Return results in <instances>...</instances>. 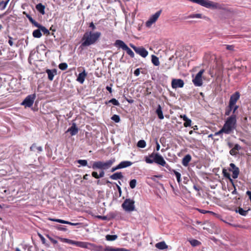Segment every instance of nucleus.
I'll return each mask as SVG.
<instances>
[{"label": "nucleus", "instance_id": "54", "mask_svg": "<svg viewBox=\"0 0 251 251\" xmlns=\"http://www.w3.org/2000/svg\"><path fill=\"white\" fill-rule=\"evenodd\" d=\"M226 49L227 50L232 51L234 50V46L233 45H226Z\"/></svg>", "mask_w": 251, "mask_h": 251}, {"label": "nucleus", "instance_id": "45", "mask_svg": "<svg viewBox=\"0 0 251 251\" xmlns=\"http://www.w3.org/2000/svg\"><path fill=\"white\" fill-rule=\"evenodd\" d=\"M183 124L184 127H187L191 126L192 121L190 119L188 118L187 120H185Z\"/></svg>", "mask_w": 251, "mask_h": 251}, {"label": "nucleus", "instance_id": "61", "mask_svg": "<svg viewBox=\"0 0 251 251\" xmlns=\"http://www.w3.org/2000/svg\"><path fill=\"white\" fill-rule=\"evenodd\" d=\"M119 167V165H118L117 166L114 167H113L111 170V172H115V171L118 170V169H120V168L118 167Z\"/></svg>", "mask_w": 251, "mask_h": 251}, {"label": "nucleus", "instance_id": "13", "mask_svg": "<svg viewBox=\"0 0 251 251\" xmlns=\"http://www.w3.org/2000/svg\"><path fill=\"white\" fill-rule=\"evenodd\" d=\"M203 69L201 70L196 75L195 77L193 79V82L195 86H200L202 84V75L204 73Z\"/></svg>", "mask_w": 251, "mask_h": 251}, {"label": "nucleus", "instance_id": "3", "mask_svg": "<svg viewBox=\"0 0 251 251\" xmlns=\"http://www.w3.org/2000/svg\"><path fill=\"white\" fill-rule=\"evenodd\" d=\"M192 2L211 9H225L224 5L209 0H192Z\"/></svg>", "mask_w": 251, "mask_h": 251}, {"label": "nucleus", "instance_id": "34", "mask_svg": "<svg viewBox=\"0 0 251 251\" xmlns=\"http://www.w3.org/2000/svg\"><path fill=\"white\" fill-rule=\"evenodd\" d=\"M151 62L156 66H159L160 64L158 58L154 55H151Z\"/></svg>", "mask_w": 251, "mask_h": 251}, {"label": "nucleus", "instance_id": "63", "mask_svg": "<svg viewBox=\"0 0 251 251\" xmlns=\"http://www.w3.org/2000/svg\"><path fill=\"white\" fill-rule=\"evenodd\" d=\"M106 89L109 91V92L110 93H111L112 92V88L110 87V86H107L106 87Z\"/></svg>", "mask_w": 251, "mask_h": 251}, {"label": "nucleus", "instance_id": "19", "mask_svg": "<svg viewBox=\"0 0 251 251\" xmlns=\"http://www.w3.org/2000/svg\"><path fill=\"white\" fill-rule=\"evenodd\" d=\"M192 159L191 156L188 154L184 156V157L183 158L182 160V165L185 166L187 167L188 166L189 163L190 162V161Z\"/></svg>", "mask_w": 251, "mask_h": 251}, {"label": "nucleus", "instance_id": "31", "mask_svg": "<svg viewBox=\"0 0 251 251\" xmlns=\"http://www.w3.org/2000/svg\"><path fill=\"white\" fill-rule=\"evenodd\" d=\"M235 170H232V169H229V171L232 173V177L233 178H237L239 174V169L238 168H235Z\"/></svg>", "mask_w": 251, "mask_h": 251}, {"label": "nucleus", "instance_id": "37", "mask_svg": "<svg viewBox=\"0 0 251 251\" xmlns=\"http://www.w3.org/2000/svg\"><path fill=\"white\" fill-rule=\"evenodd\" d=\"M172 171L176 175L178 183H180V182H181V174L179 172L176 171L175 170H172Z\"/></svg>", "mask_w": 251, "mask_h": 251}, {"label": "nucleus", "instance_id": "23", "mask_svg": "<svg viewBox=\"0 0 251 251\" xmlns=\"http://www.w3.org/2000/svg\"><path fill=\"white\" fill-rule=\"evenodd\" d=\"M240 146L238 144H235L234 147L230 150L229 153L231 155H235L237 154V151L240 149Z\"/></svg>", "mask_w": 251, "mask_h": 251}, {"label": "nucleus", "instance_id": "24", "mask_svg": "<svg viewBox=\"0 0 251 251\" xmlns=\"http://www.w3.org/2000/svg\"><path fill=\"white\" fill-rule=\"evenodd\" d=\"M155 247L159 250H164L168 248V246L164 241L157 243L155 244Z\"/></svg>", "mask_w": 251, "mask_h": 251}, {"label": "nucleus", "instance_id": "16", "mask_svg": "<svg viewBox=\"0 0 251 251\" xmlns=\"http://www.w3.org/2000/svg\"><path fill=\"white\" fill-rule=\"evenodd\" d=\"M240 95H231L230 98L229 105L230 107H233L236 105V103L237 100L239 99Z\"/></svg>", "mask_w": 251, "mask_h": 251}, {"label": "nucleus", "instance_id": "14", "mask_svg": "<svg viewBox=\"0 0 251 251\" xmlns=\"http://www.w3.org/2000/svg\"><path fill=\"white\" fill-rule=\"evenodd\" d=\"M184 84L183 80L181 79H173L172 81V86L173 88H182Z\"/></svg>", "mask_w": 251, "mask_h": 251}, {"label": "nucleus", "instance_id": "55", "mask_svg": "<svg viewBox=\"0 0 251 251\" xmlns=\"http://www.w3.org/2000/svg\"><path fill=\"white\" fill-rule=\"evenodd\" d=\"M141 69H142V68H137L136 69L134 72V74L135 76H138L140 74V70Z\"/></svg>", "mask_w": 251, "mask_h": 251}, {"label": "nucleus", "instance_id": "43", "mask_svg": "<svg viewBox=\"0 0 251 251\" xmlns=\"http://www.w3.org/2000/svg\"><path fill=\"white\" fill-rule=\"evenodd\" d=\"M58 67L60 70L64 71L67 69L68 65L66 63H61L59 65Z\"/></svg>", "mask_w": 251, "mask_h": 251}, {"label": "nucleus", "instance_id": "6", "mask_svg": "<svg viewBox=\"0 0 251 251\" xmlns=\"http://www.w3.org/2000/svg\"><path fill=\"white\" fill-rule=\"evenodd\" d=\"M236 116L235 114H232L227 118L223 126L230 134L231 132L235 128L236 124Z\"/></svg>", "mask_w": 251, "mask_h": 251}, {"label": "nucleus", "instance_id": "27", "mask_svg": "<svg viewBox=\"0 0 251 251\" xmlns=\"http://www.w3.org/2000/svg\"><path fill=\"white\" fill-rule=\"evenodd\" d=\"M156 114L157 115L159 119L162 120L164 119V116L162 111V108L160 105L158 104L157 108L155 111Z\"/></svg>", "mask_w": 251, "mask_h": 251}, {"label": "nucleus", "instance_id": "10", "mask_svg": "<svg viewBox=\"0 0 251 251\" xmlns=\"http://www.w3.org/2000/svg\"><path fill=\"white\" fill-rule=\"evenodd\" d=\"M129 46L134 50L136 53L139 54L142 57L145 58L148 55V51L143 47H137L132 44H130Z\"/></svg>", "mask_w": 251, "mask_h": 251}, {"label": "nucleus", "instance_id": "36", "mask_svg": "<svg viewBox=\"0 0 251 251\" xmlns=\"http://www.w3.org/2000/svg\"><path fill=\"white\" fill-rule=\"evenodd\" d=\"M118 236L116 235H107L105 238L107 241H114L117 238Z\"/></svg>", "mask_w": 251, "mask_h": 251}, {"label": "nucleus", "instance_id": "58", "mask_svg": "<svg viewBox=\"0 0 251 251\" xmlns=\"http://www.w3.org/2000/svg\"><path fill=\"white\" fill-rule=\"evenodd\" d=\"M9 41L8 43L10 46H12L13 45V42L12 41L13 38L10 36H8Z\"/></svg>", "mask_w": 251, "mask_h": 251}, {"label": "nucleus", "instance_id": "32", "mask_svg": "<svg viewBox=\"0 0 251 251\" xmlns=\"http://www.w3.org/2000/svg\"><path fill=\"white\" fill-rule=\"evenodd\" d=\"M222 173L224 175V176L228 178L229 180V181L233 184V180L230 177V174L227 172V170L226 169H223L222 170Z\"/></svg>", "mask_w": 251, "mask_h": 251}, {"label": "nucleus", "instance_id": "57", "mask_svg": "<svg viewBox=\"0 0 251 251\" xmlns=\"http://www.w3.org/2000/svg\"><path fill=\"white\" fill-rule=\"evenodd\" d=\"M92 176L93 177H94L95 178H97V179L99 178V175L98 174L97 172H93L92 173Z\"/></svg>", "mask_w": 251, "mask_h": 251}, {"label": "nucleus", "instance_id": "41", "mask_svg": "<svg viewBox=\"0 0 251 251\" xmlns=\"http://www.w3.org/2000/svg\"><path fill=\"white\" fill-rule=\"evenodd\" d=\"M188 18H202V14H191L189 15L187 17Z\"/></svg>", "mask_w": 251, "mask_h": 251}, {"label": "nucleus", "instance_id": "39", "mask_svg": "<svg viewBox=\"0 0 251 251\" xmlns=\"http://www.w3.org/2000/svg\"><path fill=\"white\" fill-rule=\"evenodd\" d=\"M137 147L141 148H144L146 146V143L144 140H140L137 143Z\"/></svg>", "mask_w": 251, "mask_h": 251}, {"label": "nucleus", "instance_id": "28", "mask_svg": "<svg viewBox=\"0 0 251 251\" xmlns=\"http://www.w3.org/2000/svg\"><path fill=\"white\" fill-rule=\"evenodd\" d=\"M250 210V208L247 209H243L241 207H239L238 209L235 210L236 212L239 213L242 216H246L248 213V211Z\"/></svg>", "mask_w": 251, "mask_h": 251}, {"label": "nucleus", "instance_id": "12", "mask_svg": "<svg viewBox=\"0 0 251 251\" xmlns=\"http://www.w3.org/2000/svg\"><path fill=\"white\" fill-rule=\"evenodd\" d=\"M162 12V10H160L156 12L154 14L152 15L150 19L147 21L146 23V25L147 27H150L151 25L154 23L159 17L160 16L161 13Z\"/></svg>", "mask_w": 251, "mask_h": 251}, {"label": "nucleus", "instance_id": "50", "mask_svg": "<svg viewBox=\"0 0 251 251\" xmlns=\"http://www.w3.org/2000/svg\"><path fill=\"white\" fill-rule=\"evenodd\" d=\"M63 224H68V225H70L71 226H77V225H81V224L80 223H72V222H68V221H65V220H64V222L63 223Z\"/></svg>", "mask_w": 251, "mask_h": 251}, {"label": "nucleus", "instance_id": "21", "mask_svg": "<svg viewBox=\"0 0 251 251\" xmlns=\"http://www.w3.org/2000/svg\"><path fill=\"white\" fill-rule=\"evenodd\" d=\"M36 27H38V28H40L44 35L47 36L50 34V31L46 27L43 26L41 24L38 23Z\"/></svg>", "mask_w": 251, "mask_h": 251}, {"label": "nucleus", "instance_id": "59", "mask_svg": "<svg viewBox=\"0 0 251 251\" xmlns=\"http://www.w3.org/2000/svg\"><path fill=\"white\" fill-rule=\"evenodd\" d=\"M229 166H230V168H229V169H232V170H235V168H238L237 167H236L235 166V165L234 163H230Z\"/></svg>", "mask_w": 251, "mask_h": 251}, {"label": "nucleus", "instance_id": "22", "mask_svg": "<svg viewBox=\"0 0 251 251\" xmlns=\"http://www.w3.org/2000/svg\"><path fill=\"white\" fill-rule=\"evenodd\" d=\"M132 164V163L129 161H122L120 164H119V168L120 169L125 168L127 167L131 166Z\"/></svg>", "mask_w": 251, "mask_h": 251}, {"label": "nucleus", "instance_id": "15", "mask_svg": "<svg viewBox=\"0 0 251 251\" xmlns=\"http://www.w3.org/2000/svg\"><path fill=\"white\" fill-rule=\"evenodd\" d=\"M240 95H231L230 98L229 105L230 107H233L236 105V103L237 100L239 99Z\"/></svg>", "mask_w": 251, "mask_h": 251}, {"label": "nucleus", "instance_id": "60", "mask_svg": "<svg viewBox=\"0 0 251 251\" xmlns=\"http://www.w3.org/2000/svg\"><path fill=\"white\" fill-rule=\"evenodd\" d=\"M238 107H239V106L237 105H235L233 106L232 110H233L232 114H235V111L237 110Z\"/></svg>", "mask_w": 251, "mask_h": 251}, {"label": "nucleus", "instance_id": "56", "mask_svg": "<svg viewBox=\"0 0 251 251\" xmlns=\"http://www.w3.org/2000/svg\"><path fill=\"white\" fill-rule=\"evenodd\" d=\"M96 217L98 219H100V220H106L107 219V217L106 216H105L98 215V216H97Z\"/></svg>", "mask_w": 251, "mask_h": 251}, {"label": "nucleus", "instance_id": "47", "mask_svg": "<svg viewBox=\"0 0 251 251\" xmlns=\"http://www.w3.org/2000/svg\"><path fill=\"white\" fill-rule=\"evenodd\" d=\"M111 119L115 121L116 123H119L120 121V117L117 115H114L112 117Z\"/></svg>", "mask_w": 251, "mask_h": 251}, {"label": "nucleus", "instance_id": "44", "mask_svg": "<svg viewBox=\"0 0 251 251\" xmlns=\"http://www.w3.org/2000/svg\"><path fill=\"white\" fill-rule=\"evenodd\" d=\"M136 180L135 179H132L129 182V186L131 189H133L135 187L136 185Z\"/></svg>", "mask_w": 251, "mask_h": 251}, {"label": "nucleus", "instance_id": "52", "mask_svg": "<svg viewBox=\"0 0 251 251\" xmlns=\"http://www.w3.org/2000/svg\"><path fill=\"white\" fill-rule=\"evenodd\" d=\"M125 99L129 103H132L134 102V100L129 95H127V97H126Z\"/></svg>", "mask_w": 251, "mask_h": 251}, {"label": "nucleus", "instance_id": "64", "mask_svg": "<svg viewBox=\"0 0 251 251\" xmlns=\"http://www.w3.org/2000/svg\"><path fill=\"white\" fill-rule=\"evenodd\" d=\"M40 237L41 238L42 243L45 244L46 240H45V238L41 235H40Z\"/></svg>", "mask_w": 251, "mask_h": 251}, {"label": "nucleus", "instance_id": "11", "mask_svg": "<svg viewBox=\"0 0 251 251\" xmlns=\"http://www.w3.org/2000/svg\"><path fill=\"white\" fill-rule=\"evenodd\" d=\"M35 99V95H28L21 103V104L25 107H30L33 105Z\"/></svg>", "mask_w": 251, "mask_h": 251}, {"label": "nucleus", "instance_id": "38", "mask_svg": "<svg viewBox=\"0 0 251 251\" xmlns=\"http://www.w3.org/2000/svg\"><path fill=\"white\" fill-rule=\"evenodd\" d=\"M225 133L226 134H229V132L223 126V127L218 132L215 133V135H220L222 133Z\"/></svg>", "mask_w": 251, "mask_h": 251}, {"label": "nucleus", "instance_id": "8", "mask_svg": "<svg viewBox=\"0 0 251 251\" xmlns=\"http://www.w3.org/2000/svg\"><path fill=\"white\" fill-rule=\"evenodd\" d=\"M115 46L122 48L126 51V53L131 57H134V53L132 50L128 47L125 42L121 40H117L115 43Z\"/></svg>", "mask_w": 251, "mask_h": 251}, {"label": "nucleus", "instance_id": "5", "mask_svg": "<svg viewBox=\"0 0 251 251\" xmlns=\"http://www.w3.org/2000/svg\"><path fill=\"white\" fill-rule=\"evenodd\" d=\"M58 238L60 241L63 243L74 245L77 247H79L84 249H91L92 248V243L86 242L76 241L71 239L63 238L59 237H58Z\"/></svg>", "mask_w": 251, "mask_h": 251}, {"label": "nucleus", "instance_id": "7", "mask_svg": "<svg viewBox=\"0 0 251 251\" xmlns=\"http://www.w3.org/2000/svg\"><path fill=\"white\" fill-rule=\"evenodd\" d=\"M91 249L95 251H129L124 248H115L110 246L103 248L101 245L98 246L94 244H92Z\"/></svg>", "mask_w": 251, "mask_h": 251}, {"label": "nucleus", "instance_id": "25", "mask_svg": "<svg viewBox=\"0 0 251 251\" xmlns=\"http://www.w3.org/2000/svg\"><path fill=\"white\" fill-rule=\"evenodd\" d=\"M36 8L37 10L41 14H45V6L43 5L41 3H39L36 5Z\"/></svg>", "mask_w": 251, "mask_h": 251}, {"label": "nucleus", "instance_id": "48", "mask_svg": "<svg viewBox=\"0 0 251 251\" xmlns=\"http://www.w3.org/2000/svg\"><path fill=\"white\" fill-rule=\"evenodd\" d=\"M48 219H49V220H50V221L56 222H58V223H61V224H63V223L64 222V220H61V219H53V218H49Z\"/></svg>", "mask_w": 251, "mask_h": 251}, {"label": "nucleus", "instance_id": "35", "mask_svg": "<svg viewBox=\"0 0 251 251\" xmlns=\"http://www.w3.org/2000/svg\"><path fill=\"white\" fill-rule=\"evenodd\" d=\"M189 242L193 247H196L200 246L201 244V242L196 239L189 240Z\"/></svg>", "mask_w": 251, "mask_h": 251}, {"label": "nucleus", "instance_id": "26", "mask_svg": "<svg viewBox=\"0 0 251 251\" xmlns=\"http://www.w3.org/2000/svg\"><path fill=\"white\" fill-rule=\"evenodd\" d=\"M86 76V73H85V71H83L82 73L79 74L77 78V80L80 83H83Z\"/></svg>", "mask_w": 251, "mask_h": 251}, {"label": "nucleus", "instance_id": "51", "mask_svg": "<svg viewBox=\"0 0 251 251\" xmlns=\"http://www.w3.org/2000/svg\"><path fill=\"white\" fill-rule=\"evenodd\" d=\"M55 227L56 229H57L58 230L64 231L67 230V228H66L64 227H62L60 225H57V226H55Z\"/></svg>", "mask_w": 251, "mask_h": 251}, {"label": "nucleus", "instance_id": "20", "mask_svg": "<svg viewBox=\"0 0 251 251\" xmlns=\"http://www.w3.org/2000/svg\"><path fill=\"white\" fill-rule=\"evenodd\" d=\"M124 177L122 172L115 173L110 176V178L113 180L122 179Z\"/></svg>", "mask_w": 251, "mask_h": 251}, {"label": "nucleus", "instance_id": "53", "mask_svg": "<svg viewBox=\"0 0 251 251\" xmlns=\"http://www.w3.org/2000/svg\"><path fill=\"white\" fill-rule=\"evenodd\" d=\"M47 237L49 239V240L54 244H56L57 243V241L53 239L52 237L50 236L49 235H47Z\"/></svg>", "mask_w": 251, "mask_h": 251}, {"label": "nucleus", "instance_id": "4", "mask_svg": "<svg viewBox=\"0 0 251 251\" xmlns=\"http://www.w3.org/2000/svg\"><path fill=\"white\" fill-rule=\"evenodd\" d=\"M116 162L115 158H111L110 159L106 161L105 162L99 161H95L92 165V168L93 169H101V170H107L109 169L113 164Z\"/></svg>", "mask_w": 251, "mask_h": 251}, {"label": "nucleus", "instance_id": "2", "mask_svg": "<svg viewBox=\"0 0 251 251\" xmlns=\"http://www.w3.org/2000/svg\"><path fill=\"white\" fill-rule=\"evenodd\" d=\"M145 161L149 164H152L154 162L162 166L165 167L167 169L169 168V166L166 163L163 157L157 153L152 152L149 156H146Z\"/></svg>", "mask_w": 251, "mask_h": 251}, {"label": "nucleus", "instance_id": "29", "mask_svg": "<svg viewBox=\"0 0 251 251\" xmlns=\"http://www.w3.org/2000/svg\"><path fill=\"white\" fill-rule=\"evenodd\" d=\"M23 14L26 16V17L28 19V20L33 25H34L35 26H36L38 23L35 21L29 14L25 11L23 12Z\"/></svg>", "mask_w": 251, "mask_h": 251}, {"label": "nucleus", "instance_id": "9", "mask_svg": "<svg viewBox=\"0 0 251 251\" xmlns=\"http://www.w3.org/2000/svg\"><path fill=\"white\" fill-rule=\"evenodd\" d=\"M135 201L130 199H126L122 204V208L128 212L133 211L135 210Z\"/></svg>", "mask_w": 251, "mask_h": 251}, {"label": "nucleus", "instance_id": "46", "mask_svg": "<svg viewBox=\"0 0 251 251\" xmlns=\"http://www.w3.org/2000/svg\"><path fill=\"white\" fill-rule=\"evenodd\" d=\"M232 108V107H230V106H228L226 109L225 115L229 116L231 113Z\"/></svg>", "mask_w": 251, "mask_h": 251}, {"label": "nucleus", "instance_id": "40", "mask_svg": "<svg viewBox=\"0 0 251 251\" xmlns=\"http://www.w3.org/2000/svg\"><path fill=\"white\" fill-rule=\"evenodd\" d=\"M105 103L107 104L109 103H111L112 104H113L114 105H117V106H119L120 105V103L118 102V101L117 100H116L115 99H112L110 100H109L108 102H106Z\"/></svg>", "mask_w": 251, "mask_h": 251}, {"label": "nucleus", "instance_id": "62", "mask_svg": "<svg viewBox=\"0 0 251 251\" xmlns=\"http://www.w3.org/2000/svg\"><path fill=\"white\" fill-rule=\"evenodd\" d=\"M104 172L103 171V170H102V171H101L100 172V174L99 175V178L103 177L104 176Z\"/></svg>", "mask_w": 251, "mask_h": 251}, {"label": "nucleus", "instance_id": "33", "mask_svg": "<svg viewBox=\"0 0 251 251\" xmlns=\"http://www.w3.org/2000/svg\"><path fill=\"white\" fill-rule=\"evenodd\" d=\"M35 149H36L38 152H41L43 150L42 147H41V146L37 147L36 146V144L34 143L30 147V151H35Z\"/></svg>", "mask_w": 251, "mask_h": 251}, {"label": "nucleus", "instance_id": "17", "mask_svg": "<svg viewBox=\"0 0 251 251\" xmlns=\"http://www.w3.org/2000/svg\"><path fill=\"white\" fill-rule=\"evenodd\" d=\"M46 72L48 74V79L50 81L52 80L54 76L57 75V70L55 69H53L52 70L47 69Z\"/></svg>", "mask_w": 251, "mask_h": 251}, {"label": "nucleus", "instance_id": "18", "mask_svg": "<svg viewBox=\"0 0 251 251\" xmlns=\"http://www.w3.org/2000/svg\"><path fill=\"white\" fill-rule=\"evenodd\" d=\"M78 128L76 125L75 123H73L72 126L68 128L67 132H70V134L72 136H73L76 135L78 133Z\"/></svg>", "mask_w": 251, "mask_h": 251}, {"label": "nucleus", "instance_id": "42", "mask_svg": "<svg viewBox=\"0 0 251 251\" xmlns=\"http://www.w3.org/2000/svg\"><path fill=\"white\" fill-rule=\"evenodd\" d=\"M8 1H9V0H7L5 1H0V10L4 9L6 7Z\"/></svg>", "mask_w": 251, "mask_h": 251}, {"label": "nucleus", "instance_id": "1", "mask_svg": "<svg viewBox=\"0 0 251 251\" xmlns=\"http://www.w3.org/2000/svg\"><path fill=\"white\" fill-rule=\"evenodd\" d=\"M89 27L91 28V30L87 31L84 34L82 38V42L80 46L81 47H88L95 44L101 36V34L100 32H93L96 29L93 22L89 24Z\"/></svg>", "mask_w": 251, "mask_h": 251}, {"label": "nucleus", "instance_id": "49", "mask_svg": "<svg viewBox=\"0 0 251 251\" xmlns=\"http://www.w3.org/2000/svg\"><path fill=\"white\" fill-rule=\"evenodd\" d=\"M77 162L83 166H86L87 165V161L86 160H78Z\"/></svg>", "mask_w": 251, "mask_h": 251}, {"label": "nucleus", "instance_id": "30", "mask_svg": "<svg viewBox=\"0 0 251 251\" xmlns=\"http://www.w3.org/2000/svg\"><path fill=\"white\" fill-rule=\"evenodd\" d=\"M32 35L34 38H40L42 36L41 30L38 28L34 30L32 32Z\"/></svg>", "mask_w": 251, "mask_h": 251}]
</instances>
